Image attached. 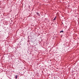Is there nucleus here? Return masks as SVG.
I'll return each instance as SVG.
<instances>
[{"instance_id": "f257e3e1", "label": "nucleus", "mask_w": 79, "mask_h": 79, "mask_svg": "<svg viewBox=\"0 0 79 79\" xmlns=\"http://www.w3.org/2000/svg\"><path fill=\"white\" fill-rule=\"evenodd\" d=\"M36 14L38 15V16H40V14H39V13L38 12H37Z\"/></svg>"}, {"instance_id": "f03ea898", "label": "nucleus", "mask_w": 79, "mask_h": 79, "mask_svg": "<svg viewBox=\"0 0 79 79\" xmlns=\"http://www.w3.org/2000/svg\"><path fill=\"white\" fill-rule=\"evenodd\" d=\"M64 32V31H60V33H61V32Z\"/></svg>"}, {"instance_id": "7ed1b4c3", "label": "nucleus", "mask_w": 79, "mask_h": 79, "mask_svg": "<svg viewBox=\"0 0 79 79\" xmlns=\"http://www.w3.org/2000/svg\"><path fill=\"white\" fill-rule=\"evenodd\" d=\"M17 77H18V75H16L15 76V79H17Z\"/></svg>"}, {"instance_id": "20e7f679", "label": "nucleus", "mask_w": 79, "mask_h": 79, "mask_svg": "<svg viewBox=\"0 0 79 79\" xmlns=\"http://www.w3.org/2000/svg\"><path fill=\"white\" fill-rule=\"evenodd\" d=\"M55 19H56V17H55V18L53 19V20H55Z\"/></svg>"}]
</instances>
